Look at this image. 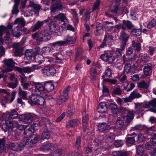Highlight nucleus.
Masks as SVG:
<instances>
[{"instance_id":"37998d69","label":"nucleus","mask_w":156,"mask_h":156,"mask_svg":"<svg viewBox=\"0 0 156 156\" xmlns=\"http://www.w3.org/2000/svg\"><path fill=\"white\" fill-rule=\"evenodd\" d=\"M132 46L136 50L139 51L141 49V44L139 43L136 42L134 41L132 42Z\"/></svg>"},{"instance_id":"680f3d73","label":"nucleus","mask_w":156,"mask_h":156,"mask_svg":"<svg viewBox=\"0 0 156 156\" xmlns=\"http://www.w3.org/2000/svg\"><path fill=\"white\" fill-rule=\"evenodd\" d=\"M23 72L24 73H29L33 72V69H32V67H27L23 68Z\"/></svg>"},{"instance_id":"72a5a7b5","label":"nucleus","mask_w":156,"mask_h":156,"mask_svg":"<svg viewBox=\"0 0 156 156\" xmlns=\"http://www.w3.org/2000/svg\"><path fill=\"white\" fill-rule=\"evenodd\" d=\"M35 59L36 61L39 64L42 63L45 61V59L43 55L39 54L35 56Z\"/></svg>"},{"instance_id":"393cba45","label":"nucleus","mask_w":156,"mask_h":156,"mask_svg":"<svg viewBox=\"0 0 156 156\" xmlns=\"http://www.w3.org/2000/svg\"><path fill=\"white\" fill-rule=\"evenodd\" d=\"M54 144H53L46 142L41 146L40 149L43 151H48L52 148Z\"/></svg>"},{"instance_id":"774afa93","label":"nucleus","mask_w":156,"mask_h":156,"mask_svg":"<svg viewBox=\"0 0 156 156\" xmlns=\"http://www.w3.org/2000/svg\"><path fill=\"white\" fill-rule=\"evenodd\" d=\"M154 130V127H151L147 128L145 132L147 134L150 135L153 133V131Z\"/></svg>"},{"instance_id":"6ab92c4d","label":"nucleus","mask_w":156,"mask_h":156,"mask_svg":"<svg viewBox=\"0 0 156 156\" xmlns=\"http://www.w3.org/2000/svg\"><path fill=\"white\" fill-rule=\"evenodd\" d=\"M68 99V96H67V94H63L61 95L59 98L57 99V103L58 105L62 104L63 103L66 102Z\"/></svg>"},{"instance_id":"0eeeda50","label":"nucleus","mask_w":156,"mask_h":156,"mask_svg":"<svg viewBox=\"0 0 156 156\" xmlns=\"http://www.w3.org/2000/svg\"><path fill=\"white\" fill-rule=\"evenodd\" d=\"M42 73L44 75L49 76L55 74L56 72L55 69L51 67L45 66L41 69Z\"/></svg>"},{"instance_id":"ea45409f","label":"nucleus","mask_w":156,"mask_h":156,"mask_svg":"<svg viewBox=\"0 0 156 156\" xmlns=\"http://www.w3.org/2000/svg\"><path fill=\"white\" fill-rule=\"evenodd\" d=\"M110 108L113 114H117L118 112L117 106V105L113 104H112L110 105Z\"/></svg>"},{"instance_id":"0e129e2a","label":"nucleus","mask_w":156,"mask_h":156,"mask_svg":"<svg viewBox=\"0 0 156 156\" xmlns=\"http://www.w3.org/2000/svg\"><path fill=\"white\" fill-rule=\"evenodd\" d=\"M75 112V110L74 109L72 108H69L67 111V114L69 116H72L74 114Z\"/></svg>"},{"instance_id":"473e14b6","label":"nucleus","mask_w":156,"mask_h":156,"mask_svg":"<svg viewBox=\"0 0 156 156\" xmlns=\"http://www.w3.org/2000/svg\"><path fill=\"white\" fill-rule=\"evenodd\" d=\"M90 77L91 79L93 81L96 80L97 72L95 68H92L90 71Z\"/></svg>"},{"instance_id":"423d86ee","label":"nucleus","mask_w":156,"mask_h":156,"mask_svg":"<svg viewBox=\"0 0 156 156\" xmlns=\"http://www.w3.org/2000/svg\"><path fill=\"white\" fill-rule=\"evenodd\" d=\"M3 66L5 68V71L8 72L11 71L12 68L14 66L15 62L13 59L9 58L5 59L3 61Z\"/></svg>"},{"instance_id":"603ef678","label":"nucleus","mask_w":156,"mask_h":156,"mask_svg":"<svg viewBox=\"0 0 156 156\" xmlns=\"http://www.w3.org/2000/svg\"><path fill=\"white\" fill-rule=\"evenodd\" d=\"M100 3V2L99 0H96L95 2L94 3V5L92 8V11L98 9Z\"/></svg>"},{"instance_id":"a211bd4d","label":"nucleus","mask_w":156,"mask_h":156,"mask_svg":"<svg viewBox=\"0 0 156 156\" xmlns=\"http://www.w3.org/2000/svg\"><path fill=\"white\" fill-rule=\"evenodd\" d=\"M80 123L79 120L77 119H75L69 121L66 123L68 128L73 127L77 126Z\"/></svg>"},{"instance_id":"7ed1b4c3","label":"nucleus","mask_w":156,"mask_h":156,"mask_svg":"<svg viewBox=\"0 0 156 156\" xmlns=\"http://www.w3.org/2000/svg\"><path fill=\"white\" fill-rule=\"evenodd\" d=\"M30 100L28 101L29 103L31 105H43L45 102V97L37 96L36 94H32L30 96Z\"/></svg>"},{"instance_id":"bb28decb","label":"nucleus","mask_w":156,"mask_h":156,"mask_svg":"<svg viewBox=\"0 0 156 156\" xmlns=\"http://www.w3.org/2000/svg\"><path fill=\"white\" fill-rule=\"evenodd\" d=\"M30 6L33 9L34 11L35 14H39V11L41 8V5L35 4L34 2H32L30 4Z\"/></svg>"},{"instance_id":"b1692460","label":"nucleus","mask_w":156,"mask_h":156,"mask_svg":"<svg viewBox=\"0 0 156 156\" xmlns=\"http://www.w3.org/2000/svg\"><path fill=\"white\" fill-rule=\"evenodd\" d=\"M152 68V65L151 64L148 63L146 64L144 67V74L146 76L149 75V72L151 71Z\"/></svg>"},{"instance_id":"8fccbe9b","label":"nucleus","mask_w":156,"mask_h":156,"mask_svg":"<svg viewBox=\"0 0 156 156\" xmlns=\"http://www.w3.org/2000/svg\"><path fill=\"white\" fill-rule=\"evenodd\" d=\"M156 25V19H153L148 23L147 27L148 28H151Z\"/></svg>"},{"instance_id":"e433bc0d","label":"nucleus","mask_w":156,"mask_h":156,"mask_svg":"<svg viewBox=\"0 0 156 156\" xmlns=\"http://www.w3.org/2000/svg\"><path fill=\"white\" fill-rule=\"evenodd\" d=\"M155 144V142L150 141V142H147L145 144V148L148 150H151L154 147V144Z\"/></svg>"},{"instance_id":"7c9ffc66","label":"nucleus","mask_w":156,"mask_h":156,"mask_svg":"<svg viewBox=\"0 0 156 156\" xmlns=\"http://www.w3.org/2000/svg\"><path fill=\"white\" fill-rule=\"evenodd\" d=\"M54 18L55 19H58L62 22H64L65 20H66L67 21H68V19L66 16L63 13H60L58 15L55 16Z\"/></svg>"},{"instance_id":"20e7f679","label":"nucleus","mask_w":156,"mask_h":156,"mask_svg":"<svg viewBox=\"0 0 156 156\" xmlns=\"http://www.w3.org/2000/svg\"><path fill=\"white\" fill-rule=\"evenodd\" d=\"M35 88V92L39 93V94L42 97H45L47 98V93L45 92L44 83L37 82L36 83L34 84Z\"/></svg>"},{"instance_id":"de8ad7c7","label":"nucleus","mask_w":156,"mask_h":156,"mask_svg":"<svg viewBox=\"0 0 156 156\" xmlns=\"http://www.w3.org/2000/svg\"><path fill=\"white\" fill-rule=\"evenodd\" d=\"M129 37V35L127 34L125 32H123L121 34L120 38L122 40V41L126 42L128 39Z\"/></svg>"},{"instance_id":"5701e85b","label":"nucleus","mask_w":156,"mask_h":156,"mask_svg":"<svg viewBox=\"0 0 156 156\" xmlns=\"http://www.w3.org/2000/svg\"><path fill=\"white\" fill-rule=\"evenodd\" d=\"M22 31L18 27H14L12 30V34L13 36L18 38L21 35Z\"/></svg>"},{"instance_id":"aec40b11","label":"nucleus","mask_w":156,"mask_h":156,"mask_svg":"<svg viewBox=\"0 0 156 156\" xmlns=\"http://www.w3.org/2000/svg\"><path fill=\"white\" fill-rule=\"evenodd\" d=\"M124 126V123L122 119L120 117L117 118L115 125V128L117 129H121Z\"/></svg>"},{"instance_id":"9d476101","label":"nucleus","mask_w":156,"mask_h":156,"mask_svg":"<svg viewBox=\"0 0 156 156\" xmlns=\"http://www.w3.org/2000/svg\"><path fill=\"white\" fill-rule=\"evenodd\" d=\"M61 0H57L56 2V5H52L51 7V12H54L56 11H62L65 9V7L62 4Z\"/></svg>"},{"instance_id":"ddd939ff","label":"nucleus","mask_w":156,"mask_h":156,"mask_svg":"<svg viewBox=\"0 0 156 156\" xmlns=\"http://www.w3.org/2000/svg\"><path fill=\"white\" fill-rule=\"evenodd\" d=\"M48 22V20H45L43 21H37L35 24L31 26L30 28L31 31L33 32L36 31L43 26L44 22Z\"/></svg>"},{"instance_id":"5fc2aeb1","label":"nucleus","mask_w":156,"mask_h":156,"mask_svg":"<svg viewBox=\"0 0 156 156\" xmlns=\"http://www.w3.org/2000/svg\"><path fill=\"white\" fill-rule=\"evenodd\" d=\"M131 66L130 64H126L124 67V72L125 73L128 74L130 73Z\"/></svg>"},{"instance_id":"4468645a","label":"nucleus","mask_w":156,"mask_h":156,"mask_svg":"<svg viewBox=\"0 0 156 156\" xmlns=\"http://www.w3.org/2000/svg\"><path fill=\"white\" fill-rule=\"evenodd\" d=\"M100 57L103 60L105 61H108L110 63L113 62L115 59V57L112 54H104L101 55Z\"/></svg>"},{"instance_id":"c9c22d12","label":"nucleus","mask_w":156,"mask_h":156,"mask_svg":"<svg viewBox=\"0 0 156 156\" xmlns=\"http://www.w3.org/2000/svg\"><path fill=\"white\" fill-rule=\"evenodd\" d=\"M18 94L22 97L23 99H26L27 98V92L23 90L20 87H19L18 88Z\"/></svg>"},{"instance_id":"e2e57ef3","label":"nucleus","mask_w":156,"mask_h":156,"mask_svg":"<svg viewBox=\"0 0 156 156\" xmlns=\"http://www.w3.org/2000/svg\"><path fill=\"white\" fill-rule=\"evenodd\" d=\"M103 81L104 82H108L111 83L112 84H115L117 82V80L115 79H104L103 80Z\"/></svg>"},{"instance_id":"864d4df0","label":"nucleus","mask_w":156,"mask_h":156,"mask_svg":"<svg viewBox=\"0 0 156 156\" xmlns=\"http://www.w3.org/2000/svg\"><path fill=\"white\" fill-rule=\"evenodd\" d=\"M123 50L117 48L115 52V53L116 55L115 58V59L116 58H120L121 57L122 53V51Z\"/></svg>"},{"instance_id":"052dcab7","label":"nucleus","mask_w":156,"mask_h":156,"mask_svg":"<svg viewBox=\"0 0 156 156\" xmlns=\"http://www.w3.org/2000/svg\"><path fill=\"white\" fill-rule=\"evenodd\" d=\"M32 37L33 39H35L37 41H41L40 37V34L35 33L32 35Z\"/></svg>"},{"instance_id":"bf43d9fd","label":"nucleus","mask_w":156,"mask_h":156,"mask_svg":"<svg viewBox=\"0 0 156 156\" xmlns=\"http://www.w3.org/2000/svg\"><path fill=\"white\" fill-rule=\"evenodd\" d=\"M147 105H149V107L148 108H150L151 106L153 108L156 107V98L154 99L149 101L148 104H147Z\"/></svg>"},{"instance_id":"13d9d810","label":"nucleus","mask_w":156,"mask_h":156,"mask_svg":"<svg viewBox=\"0 0 156 156\" xmlns=\"http://www.w3.org/2000/svg\"><path fill=\"white\" fill-rule=\"evenodd\" d=\"M133 99L135 98H138L141 97V95L139 93H137L136 91L132 92L130 94Z\"/></svg>"},{"instance_id":"dca6fc26","label":"nucleus","mask_w":156,"mask_h":156,"mask_svg":"<svg viewBox=\"0 0 156 156\" xmlns=\"http://www.w3.org/2000/svg\"><path fill=\"white\" fill-rule=\"evenodd\" d=\"M75 41L76 39L74 37L67 36L64 41H62V43L63 45H65L73 44Z\"/></svg>"},{"instance_id":"a19ab883","label":"nucleus","mask_w":156,"mask_h":156,"mask_svg":"<svg viewBox=\"0 0 156 156\" xmlns=\"http://www.w3.org/2000/svg\"><path fill=\"white\" fill-rule=\"evenodd\" d=\"M50 45L51 46V47L53 49H54L55 47L57 46H63L62 43V41H59L54 42L53 43H50Z\"/></svg>"},{"instance_id":"4c0bfd02","label":"nucleus","mask_w":156,"mask_h":156,"mask_svg":"<svg viewBox=\"0 0 156 156\" xmlns=\"http://www.w3.org/2000/svg\"><path fill=\"white\" fill-rule=\"evenodd\" d=\"M135 143V140L133 137H128L126 140V144L128 146H130Z\"/></svg>"},{"instance_id":"cd10ccee","label":"nucleus","mask_w":156,"mask_h":156,"mask_svg":"<svg viewBox=\"0 0 156 156\" xmlns=\"http://www.w3.org/2000/svg\"><path fill=\"white\" fill-rule=\"evenodd\" d=\"M122 24L123 26L125 28V30L126 28L129 30H130L132 28L134 27V26L132 22L128 20H123Z\"/></svg>"},{"instance_id":"c756f323","label":"nucleus","mask_w":156,"mask_h":156,"mask_svg":"<svg viewBox=\"0 0 156 156\" xmlns=\"http://www.w3.org/2000/svg\"><path fill=\"white\" fill-rule=\"evenodd\" d=\"M25 55L26 58L28 60L31 59L32 57L35 56L34 53L31 50H27L25 52Z\"/></svg>"},{"instance_id":"58836bf2","label":"nucleus","mask_w":156,"mask_h":156,"mask_svg":"<svg viewBox=\"0 0 156 156\" xmlns=\"http://www.w3.org/2000/svg\"><path fill=\"white\" fill-rule=\"evenodd\" d=\"M50 137V135L49 132L47 130H45L42 133L41 137L42 139H48Z\"/></svg>"},{"instance_id":"2f4dec72","label":"nucleus","mask_w":156,"mask_h":156,"mask_svg":"<svg viewBox=\"0 0 156 156\" xmlns=\"http://www.w3.org/2000/svg\"><path fill=\"white\" fill-rule=\"evenodd\" d=\"M63 153V150L61 149H58L52 151L51 154L52 156H61Z\"/></svg>"},{"instance_id":"4d7b16f0","label":"nucleus","mask_w":156,"mask_h":156,"mask_svg":"<svg viewBox=\"0 0 156 156\" xmlns=\"http://www.w3.org/2000/svg\"><path fill=\"white\" fill-rule=\"evenodd\" d=\"M145 140V138L143 134H139L138 135L136 139V141L138 143H140Z\"/></svg>"},{"instance_id":"49530a36","label":"nucleus","mask_w":156,"mask_h":156,"mask_svg":"<svg viewBox=\"0 0 156 156\" xmlns=\"http://www.w3.org/2000/svg\"><path fill=\"white\" fill-rule=\"evenodd\" d=\"M96 29L94 33L96 36H98L102 35L103 33V30L101 27H96Z\"/></svg>"},{"instance_id":"4be33fe9","label":"nucleus","mask_w":156,"mask_h":156,"mask_svg":"<svg viewBox=\"0 0 156 156\" xmlns=\"http://www.w3.org/2000/svg\"><path fill=\"white\" fill-rule=\"evenodd\" d=\"M98 129L99 131L103 132L108 130L110 129L109 126L105 122H102L99 124Z\"/></svg>"},{"instance_id":"09e8293b","label":"nucleus","mask_w":156,"mask_h":156,"mask_svg":"<svg viewBox=\"0 0 156 156\" xmlns=\"http://www.w3.org/2000/svg\"><path fill=\"white\" fill-rule=\"evenodd\" d=\"M10 34L9 31H7L5 41L6 43L8 44L11 43L12 41V39L10 38Z\"/></svg>"},{"instance_id":"a878e982","label":"nucleus","mask_w":156,"mask_h":156,"mask_svg":"<svg viewBox=\"0 0 156 156\" xmlns=\"http://www.w3.org/2000/svg\"><path fill=\"white\" fill-rule=\"evenodd\" d=\"M45 92H50L53 90L54 88V85L51 82L44 83Z\"/></svg>"},{"instance_id":"6e6552de","label":"nucleus","mask_w":156,"mask_h":156,"mask_svg":"<svg viewBox=\"0 0 156 156\" xmlns=\"http://www.w3.org/2000/svg\"><path fill=\"white\" fill-rule=\"evenodd\" d=\"M18 115V114L15 110L13 109L11 111V112H7L3 115V118L6 120V122L9 121V120L11 119H15Z\"/></svg>"},{"instance_id":"9b49d317","label":"nucleus","mask_w":156,"mask_h":156,"mask_svg":"<svg viewBox=\"0 0 156 156\" xmlns=\"http://www.w3.org/2000/svg\"><path fill=\"white\" fill-rule=\"evenodd\" d=\"M33 119V115L31 114H27L21 115L20 117V120L24 123H30Z\"/></svg>"},{"instance_id":"c03bdc74","label":"nucleus","mask_w":156,"mask_h":156,"mask_svg":"<svg viewBox=\"0 0 156 156\" xmlns=\"http://www.w3.org/2000/svg\"><path fill=\"white\" fill-rule=\"evenodd\" d=\"M141 62L143 63H146L149 61V57L146 54H142L140 56Z\"/></svg>"},{"instance_id":"f704fd0d","label":"nucleus","mask_w":156,"mask_h":156,"mask_svg":"<svg viewBox=\"0 0 156 156\" xmlns=\"http://www.w3.org/2000/svg\"><path fill=\"white\" fill-rule=\"evenodd\" d=\"M134 117V114L133 112L129 111L127 115L125 117V119L128 122H130Z\"/></svg>"},{"instance_id":"f257e3e1","label":"nucleus","mask_w":156,"mask_h":156,"mask_svg":"<svg viewBox=\"0 0 156 156\" xmlns=\"http://www.w3.org/2000/svg\"><path fill=\"white\" fill-rule=\"evenodd\" d=\"M38 135H32L27 139H24L19 144L17 143V147L15 151L19 152L23 150L24 146L30 148L37 143L39 138Z\"/></svg>"},{"instance_id":"412c9836","label":"nucleus","mask_w":156,"mask_h":156,"mask_svg":"<svg viewBox=\"0 0 156 156\" xmlns=\"http://www.w3.org/2000/svg\"><path fill=\"white\" fill-rule=\"evenodd\" d=\"M49 29L51 31L56 33L59 31V27L57 23L52 22L50 23Z\"/></svg>"},{"instance_id":"f3484780","label":"nucleus","mask_w":156,"mask_h":156,"mask_svg":"<svg viewBox=\"0 0 156 156\" xmlns=\"http://www.w3.org/2000/svg\"><path fill=\"white\" fill-rule=\"evenodd\" d=\"M136 153L138 156H147L144 148L141 145H139L136 147Z\"/></svg>"},{"instance_id":"6e6d98bb","label":"nucleus","mask_w":156,"mask_h":156,"mask_svg":"<svg viewBox=\"0 0 156 156\" xmlns=\"http://www.w3.org/2000/svg\"><path fill=\"white\" fill-rule=\"evenodd\" d=\"M5 148V142L3 139H0V154L4 151Z\"/></svg>"},{"instance_id":"c85d7f7f","label":"nucleus","mask_w":156,"mask_h":156,"mask_svg":"<svg viewBox=\"0 0 156 156\" xmlns=\"http://www.w3.org/2000/svg\"><path fill=\"white\" fill-rule=\"evenodd\" d=\"M15 24H17L21 27H23L25 24V22L24 19L22 18H17L14 22Z\"/></svg>"},{"instance_id":"338daca9","label":"nucleus","mask_w":156,"mask_h":156,"mask_svg":"<svg viewBox=\"0 0 156 156\" xmlns=\"http://www.w3.org/2000/svg\"><path fill=\"white\" fill-rule=\"evenodd\" d=\"M30 83L29 82H25L21 83V86H22L23 89L26 90H28V87H30Z\"/></svg>"},{"instance_id":"3c124183","label":"nucleus","mask_w":156,"mask_h":156,"mask_svg":"<svg viewBox=\"0 0 156 156\" xmlns=\"http://www.w3.org/2000/svg\"><path fill=\"white\" fill-rule=\"evenodd\" d=\"M131 32L136 36H140L141 33V30L139 29L133 28L131 30Z\"/></svg>"},{"instance_id":"1a4fd4ad","label":"nucleus","mask_w":156,"mask_h":156,"mask_svg":"<svg viewBox=\"0 0 156 156\" xmlns=\"http://www.w3.org/2000/svg\"><path fill=\"white\" fill-rule=\"evenodd\" d=\"M98 111L99 113L104 114L102 115H101L102 118L105 117L106 115H108L107 113V107L106 103L105 102H101L98 108Z\"/></svg>"},{"instance_id":"39448f33","label":"nucleus","mask_w":156,"mask_h":156,"mask_svg":"<svg viewBox=\"0 0 156 156\" xmlns=\"http://www.w3.org/2000/svg\"><path fill=\"white\" fill-rule=\"evenodd\" d=\"M41 126L40 122L38 121L34 122L31 127L27 126L24 129V135L27 136L34 132V130H37Z\"/></svg>"},{"instance_id":"a18cd8bd","label":"nucleus","mask_w":156,"mask_h":156,"mask_svg":"<svg viewBox=\"0 0 156 156\" xmlns=\"http://www.w3.org/2000/svg\"><path fill=\"white\" fill-rule=\"evenodd\" d=\"M83 114V119L82 123H88L89 119L88 115H86V112L85 111H83L82 112Z\"/></svg>"},{"instance_id":"79ce46f5","label":"nucleus","mask_w":156,"mask_h":156,"mask_svg":"<svg viewBox=\"0 0 156 156\" xmlns=\"http://www.w3.org/2000/svg\"><path fill=\"white\" fill-rule=\"evenodd\" d=\"M138 87L141 88H147L148 87V85L144 81L137 83Z\"/></svg>"},{"instance_id":"69168bd1","label":"nucleus","mask_w":156,"mask_h":156,"mask_svg":"<svg viewBox=\"0 0 156 156\" xmlns=\"http://www.w3.org/2000/svg\"><path fill=\"white\" fill-rule=\"evenodd\" d=\"M7 31H9L6 27L4 26H0V34L2 36L3 35V32L4 31L5 32L6 34Z\"/></svg>"},{"instance_id":"2eb2a0df","label":"nucleus","mask_w":156,"mask_h":156,"mask_svg":"<svg viewBox=\"0 0 156 156\" xmlns=\"http://www.w3.org/2000/svg\"><path fill=\"white\" fill-rule=\"evenodd\" d=\"M134 104L135 105V109L136 113L141 112L143 111L144 108H147L149 107V105H147V104L145 105L139 103H135Z\"/></svg>"},{"instance_id":"f8f14e48","label":"nucleus","mask_w":156,"mask_h":156,"mask_svg":"<svg viewBox=\"0 0 156 156\" xmlns=\"http://www.w3.org/2000/svg\"><path fill=\"white\" fill-rule=\"evenodd\" d=\"M40 37L41 41H44L50 40L51 37L48 31L46 30L42 31L40 33Z\"/></svg>"},{"instance_id":"f03ea898","label":"nucleus","mask_w":156,"mask_h":156,"mask_svg":"<svg viewBox=\"0 0 156 156\" xmlns=\"http://www.w3.org/2000/svg\"><path fill=\"white\" fill-rule=\"evenodd\" d=\"M14 126L20 130H24L27 127H25L23 125L19 124L17 122L11 121L3 123L2 125V129L5 132L7 131L11 132L12 131Z\"/></svg>"}]
</instances>
